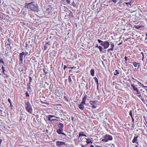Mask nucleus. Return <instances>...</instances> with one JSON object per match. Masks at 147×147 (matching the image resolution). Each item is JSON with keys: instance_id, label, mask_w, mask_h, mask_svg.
Here are the masks:
<instances>
[{"instance_id": "14", "label": "nucleus", "mask_w": 147, "mask_h": 147, "mask_svg": "<svg viewBox=\"0 0 147 147\" xmlns=\"http://www.w3.org/2000/svg\"><path fill=\"white\" fill-rule=\"evenodd\" d=\"M52 117H56L55 115H49L48 116V119L49 121H53L56 120V119H51Z\"/></svg>"}, {"instance_id": "48", "label": "nucleus", "mask_w": 147, "mask_h": 147, "mask_svg": "<svg viewBox=\"0 0 147 147\" xmlns=\"http://www.w3.org/2000/svg\"><path fill=\"white\" fill-rule=\"evenodd\" d=\"M144 84L145 85V86H147V82H146L144 83Z\"/></svg>"}, {"instance_id": "20", "label": "nucleus", "mask_w": 147, "mask_h": 147, "mask_svg": "<svg viewBox=\"0 0 147 147\" xmlns=\"http://www.w3.org/2000/svg\"><path fill=\"white\" fill-rule=\"evenodd\" d=\"M95 80V82L96 83L97 86V89L98 90V79L96 77H94L93 78Z\"/></svg>"}, {"instance_id": "30", "label": "nucleus", "mask_w": 147, "mask_h": 147, "mask_svg": "<svg viewBox=\"0 0 147 147\" xmlns=\"http://www.w3.org/2000/svg\"><path fill=\"white\" fill-rule=\"evenodd\" d=\"M129 115L130 116V117H131V118L133 117H132V110L130 111L129 113Z\"/></svg>"}, {"instance_id": "63", "label": "nucleus", "mask_w": 147, "mask_h": 147, "mask_svg": "<svg viewBox=\"0 0 147 147\" xmlns=\"http://www.w3.org/2000/svg\"><path fill=\"white\" fill-rule=\"evenodd\" d=\"M2 29V28L1 27V26H0V30H1Z\"/></svg>"}, {"instance_id": "61", "label": "nucleus", "mask_w": 147, "mask_h": 147, "mask_svg": "<svg viewBox=\"0 0 147 147\" xmlns=\"http://www.w3.org/2000/svg\"><path fill=\"white\" fill-rule=\"evenodd\" d=\"M145 90H146V92L147 93V89H145Z\"/></svg>"}, {"instance_id": "22", "label": "nucleus", "mask_w": 147, "mask_h": 147, "mask_svg": "<svg viewBox=\"0 0 147 147\" xmlns=\"http://www.w3.org/2000/svg\"><path fill=\"white\" fill-rule=\"evenodd\" d=\"M133 64L134 66V67H137V66L138 65H140V63H137L136 62H133V63H132Z\"/></svg>"}, {"instance_id": "24", "label": "nucleus", "mask_w": 147, "mask_h": 147, "mask_svg": "<svg viewBox=\"0 0 147 147\" xmlns=\"http://www.w3.org/2000/svg\"><path fill=\"white\" fill-rule=\"evenodd\" d=\"M119 74V70H115V72L114 73V75L115 76H116L117 74Z\"/></svg>"}, {"instance_id": "11", "label": "nucleus", "mask_w": 147, "mask_h": 147, "mask_svg": "<svg viewBox=\"0 0 147 147\" xmlns=\"http://www.w3.org/2000/svg\"><path fill=\"white\" fill-rule=\"evenodd\" d=\"M97 101L96 100H90V103L92 106L93 108L96 109L97 107Z\"/></svg>"}, {"instance_id": "54", "label": "nucleus", "mask_w": 147, "mask_h": 147, "mask_svg": "<svg viewBox=\"0 0 147 147\" xmlns=\"http://www.w3.org/2000/svg\"><path fill=\"white\" fill-rule=\"evenodd\" d=\"M126 4H127V5L128 4H130V3H125Z\"/></svg>"}, {"instance_id": "57", "label": "nucleus", "mask_w": 147, "mask_h": 147, "mask_svg": "<svg viewBox=\"0 0 147 147\" xmlns=\"http://www.w3.org/2000/svg\"><path fill=\"white\" fill-rule=\"evenodd\" d=\"M7 45H9V47H10V44H7Z\"/></svg>"}, {"instance_id": "29", "label": "nucleus", "mask_w": 147, "mask_h": 147, "mask_svg": "<svg viewBox=\"0 0 147 147\" xmlns=\"http://www.w3.org/2000/svg\"><path fill=\"white\" fill-rule=\"evenodd\" d=\"M134 27L136 29H138L142 27V26H134Z\"/></svg>"}, {"instance_id": "60", "label": "nucleus", "mask_w": 147, "mask_h": 147, "mask_svg": "<svg viewBox=\"0 0 147 147\" xmlns=\"http://www.w3.org/2000/svg\"><path fill=\"white\" fill-rule=\"evenodd\" d=\"M90 147H94V146L93 145H91Z\"/></svg>"}, {"instance_id": "39", "label": "nucleus", "mask_w": 147, "mask_h": 147, "mask_svg": "<svg viewBox=\"0 0 147 147\" xmlns=\"http://www.w3.org/2000/svg\"><path fill=\"white\" fill-rule=\"evenodd\" d=\"M51 13V9H50V10L49 11H48V12H47V13H48V14H50Z\"/></svg>"}, {"instance_id": "15", "label": "nucleus", "mask_w": 147, "mask_h": 147, "mask_svg": "<svg viewBox=\"0 0 147 147\" xmlns=\"http://www.w3.org/2000/svg\"><path fill=\"white\" fill-rule=\"evenodd\" d=\"M80 141H81V144H86V142L87 138H82V137H81Z\"/></svg>"}, {"instance_id": "21", "label": "nucleus", "mask_w": 147, "mask_h": 147, "mask_svg": "<svg viewBox=\"0 0 147 147\" xmlns=\"http://www.w3.org/2000/svg\"><path fill=\"white\" fill-rule=\"evenodd\" d=\"M1 69H2V72L3 73V74L5 75H7L6 73H7V71L5 70V69L4 68V67H3V66H2Z\"/></svg>"}, {"instance_id": "43", "label": "nucleus", "mask_w": 147, "mask_h": 147, "mask_svg": "<svg viewBox=\"0 0 147 147\" xmlns=\"http://www.w3.org/2000/svg\"><path fill=\"white\" fill-rule=\"evenodd\" d=\"M87 144H81V145H82V147H84V146H85V145H86Z\"/></svg>"}, {"instance_id": "55", "label": "nucleus", "mask_w": 147, "mask_h": 147, "mask_svg": "<svg viewBox=\"0 0 147 147\" xmlns=\"http://www.w3.org/2000/svg\"><path fill=\"white\" fill-rule=\"evenodd\" d=\"M96 147H102V146L98 145H96Z\"/></svg>"}, {"instance_id": "2", "label": "nucleus", "mask_w": 147, "mask_h": 147, "mask_svg": "<svg viewBox=\"0 0 147 147\" xmlns=\"http://www.w3.org/2000/svg\"><path fill=\"white\" fill-rule=\"evenodd\" d=\"M64 130V125L61 123H59L58 125V129L56 130V132L59 135L62 134L66 136V134L63 133Z\"/></svg>"}, {"instance_id": "36", "label": "nucleus", "mask_w": 147, "mask_h": 147, "mask_svg": "<svg viewBox=\"0 0 147 147\" xmlns=\"http://www.w3.org/2000/svg\"><path fill=\"white\" fill-rule=\"evenodd\" d=\"M40 102H41V103L42 104H46L47 105H48V103L47 102H43V101L41 100V101H40Z\"/></svg>"}, {"instance_id": "18", "label": "nucleus", "mask_w": 147, "mask_h": 147, "mask_svg": "<svg viewBox=\"0 0 147 147\" xmlns=\"http://www.w3.org/2000/svg\"><path fill=\"white\" fill-rule=\"evenodd\" d=\"M114 45L113 43L111 44V48L109 49H108V51L109 52L110 51H113V48H114Z\"/></svg>"}, {"instance_id": "62", "label": "nucleus", "mask_w": 147, "mask_h": 147, "mask_svg": "<svg viewBox=\"0 0 147 147\" xmlns=\"http://www.w3.org/2000/svg\"><path fill=\"white\" fill-rule=\"evenodd\" d=\"M137 66L138 67V68L139 67H140V65H138Z\"/></svg>"}, {"instance_id": "23", "label": "nucleus", "mask_w": 147, "mask_h": 147, "mask_svg": "<svg viewBox=\"0 0 147 147\" xmlns=\"http://www.w3.org/2000/svg\"><path fill=\"white\" fill-rule=\"evenodd\" d=\"M92 143L91 140L89 138H88V139L87 138V141L86 142V144H92Z\"/></svg>"}, {"instance_id": "17", "label": "nucleus", "mask_w": 147, "mask_h": 147, "mask_svg": "<svg viewBox=\"0 0 147 147\" xmlns=\"http://www.w3.org/2000/svg\"><path fill=\"white\" fill-rule=\"evenodd\" d=\"M139 137V136H134V138L133 140H132V143H136V144H138V142H137V139Z\"/></svg>"}, {"instance_id": "47", "label": "nucleus", "mask_w": 147, "mask_h": 147, "mask_svg": "<svg viewBox=\"0 0 147 147\" xmlns=\"http://www.w3.org/2000/svg\"><path fill=\"white\" fill-rule=\"evenodd\" d=\"M46 11H49L50 9H49V8H47L46 9Z\"/></svg>"}, {"instance_id": "1", "label": "nucleus", "mask_w": 147, "mask_h": 147, "mask_svg": "<svg viewBox=\"0 0 147 147\" xmlns=\"http://www.w3.org/2000/svg\"><path fill=\"white\" fill-rule=\"evenodd\" d=\"M24 104H25V108L26 111L27 112L32 114V109L31 104L27 100H24Z\"/></svg>"}, {"instance_id": "7", "label": "nucleus", "mask_w": 147, "mask_h": 147, "mask_svg": "<svg viewBox=\"0 0 147 147\" xmlns=\"http://www.w3.org/2000/svg\"><path fill=\"white\" fill-rule=\"evenodd\" d=\"M62 88L59 87L55 90V95L57 96L60 97L62 95Z\"/></svg>"}, {"instance_id": "42", "label": "nucleus", "mask_w": 147, "mask_h": 147, "mask_svg": "<svg viewBox=\"0 0 147 147\" xmlns=\"http://www.w3.org/2000/svg\"><path fill=\"white\" fill-rule=\"evenodd\" d=\"M130 61L131 60H129V62H128V63H129V65H130L132 63V62Z\"/></svg>"}, {"instance_id": "6", "label": "nucleus", "mask_w": 147, "mask_h": 147, "mask_svg": "<svg viewBox=\"0 0 147 147\" xmlns=\"http://www.w3.org/2000/svg\"><path fill=\"white\" fill-rule=\"evenodd\" d=\"M27 5L28 6V8L33 11H36L38 9V7L33 4L32 2L28 3Z\"/></svg>"}, {"instance_id": "50", "label": "nucleus", "mask_w": 147, "mask_h": 147, "mask_svg": "<svg viewBox=\"0 0 147 147\" xmlns=\"http://www.w3.org/2000/svg\"><path fill=\"white\" fill-rule=\"evenodd\" d=\"M10 107H13V105H12L11 103L10 104Z\"/></svg>"}, {"instance_id": "37", "label": "nucleus", "mask_w": 147, "mask_h": 147, "mask_svg": "<svg viewBox=\"0 0 147 147\" xmlns=\"http://www.w3.org/2000/svg\"><path fill=\"white\" fill-rule=\"evenodd\" d=\"M76 68V67H75V66L68 67V69H75Z\"/></svg>"}, {"instance_id": "59", "label": "nucleus", "mask_w": 147, "mask_h": 147, "mask_svg": "<svg viewBox=\"0 0 147 147\" xmlns=\"http://www.w3.org/2000/svg\"><path fill=\"white\" fill-rule=\"evenodd\" d=\"M27 54V53H24V57H25L26 55Z\"/></svg>"}, {"instance_id": "5", "label": "nucleus", "mask_w": 147, "mask_h": 147, "mask_svg": "<svg viewBox=\"0 0 147 147\" xmlns=\"http://www.w3.org/2000/svg\"><path fill=\"white\" fill-rule=\"evenodd\" d=\"M131 86L133 89V93H142V89H139L137 87V86H135L134 84H131Z\"/></svg>"}, {"instance_id": "25", "label": "nucleus", "mask_w": 147, "mask_h": 147, "mask_svg": "<svg viewBox=\"0 0 147 147\" xmlns=\"http://www.w3.org/2000/svg\"><path fill=\"white\" fill-rule=\"evenodd\" d=\"M90 74H91V76H94V69H91V70H90Z\"/></svg>"}, {"instance_id": "9", "label": "nucleus", "mask_w": 147, "mask_h": 147, "mask_svg": "<svg viewBox=\"0 0 147 147\" xmlns=\"http://www.w3.org/2000/svg\"><path fill=\"white\" fill-rule=\"evenodd\" d=\"M134 95L136 96L138 98H140L141 100L143 101V102H145V100L143 97V94L142 93H133Z\"/></svg>"}, {"instance_id": "56", "label": "nucleus", "mask_w": 147, "mask_h": 147, "mask_svg": "<svg viewBox=\"0 0 147 147\" xmlns=\"http://www.w3.org/2000/svg\"><path fill=\"white\" fill-rule=\"evenodd\" d=\"M122 44V42H120V43L118 45H121Z\"/></svg>"}, {"instance_id": "49", "label": "nucleus", "mask_w": 147, "mask_h": 147, "mask_svg": "<svg viewBox=\"0 0 147 147\" xmlns=\"http://www.w3.org/2000/svg\"><path fill=\"white\" fill-rule=\"evenodd\" d=\"M131 119H132V122L134 123V118L133 117L131 118Z\"/></svg>"}, {"instance_id": "27", "label": "nucleus", "mask_w": 147, "mask_h": 147, "mask_svg": "<svg viewBox=\"0 0 147 147\" xmlns=\"http://www.w3.org/2000/svg\"><path fill=\"white\" fill-rule=\"evenodd\" d=\"M84 133L83 132H82L81 133H79V135H78V139L79 138H80V137L81 136H82V135H84L83 134Z\"/></svg>"}, {"instance_id": "46", "label": "nucleus", "mask_w": 147, "mask_h": 147, "mask_svg": "<svg viewBox=\"0 0 147 147\" xmlns=\"http://www.w3.org/2000/svg\"><path fill=\"white\" fill-rule=\"evenodd\" d=\"M67 67L66 66V65H64V67H63V69H64V70H65V69H66V68Z\"/></svg>"}, {"instance_id": "32", "label": "nucleus", "mask_w": 147, "mask_h": 147, "mask_svg": "<svg viewBox=\"0 0 147 147\" xmlns=\"http://www.w3.org/2000/svg\"><path fill=\"white\" fill-rule=\"evenodd\" d=\"M29 84H30L32 82V79L30 76H29Z\"/></svg>"}, {"instance_id": "16", "label": "nucleus", "mask_w": 147, "mask_h": 147, "mask_svg": "<svg viewBox=\"0 0 147 147\" xmlns=\"http://www.w3.org/2000/svg\"><path fill=\"white\" fill-rule=\"evenodd\" d=\"M127 56V55H125V63H126L127 62V61L128 60H129V61H131V60H132V59H130V58H130V56Z\"/></svg>"}, {"instance_id": "52", "label": "nucleus", "mask_w": 147, "mask_h": 147, "mask_svg": "<svg viewBox=\"0 0 147 147\" xmlns=\"http://www.w3.org/2000/svg\"><path fill=\"white\" fill-rule=\"evenodd\" d=\"M2 139H0V145H1V143L2 142Z\"/></svg>"}, {"instance_id": "3", "label": "nucleus", "mask_w": 147, "mask_h": 147, "mask_svg": "<svg viewBox=\"0 0 147 147\" xmlns=\"http://www.w3.org/2000/svg\"><path fill=\"white\" fill-rule=\"evenodd\" d=\"M87 98V95L86 94L84 95V97H83L82 99V102L80 104L78 105L79 108L82 111H83L84 109V105L85 104Z\"/></svg>"}, {"instance_id": "53", "label": "nucleus", "mask_w": 147, "mask_h": 147, "mask_svg": "<svg viewBox=\"0 0 147 147\" xmlns=\"http://www.w3.org/2000/svg\"><path fill=\"white\" fill-rule=\"evenodd\" d=\"M99 47H101V46H98V45H97L96 46V47L98 48Z\"/></svg>"}, {"instance_id": "19", "label": "nucleus", "mask_w": 147, "mask_h": 147, "mask_svg": "<svg viewBox=\"0 0 147 147\" xmlns=\"http://www.w3.org/2000/svg\"><path fill=\"white\" fill-rule=\"evenodd\" d=\"M49 45H50V42L49 41L46 43V45H44V50H46L47 49L48 47L49 46Z\"/></svg>"}, {"instance_id": "34", "label": "nucleus", "mask_w": 147, "mask_h": 147, "mask_svg": "<svg viewBox=\"0 0 147 147\" xmlns=\"http://www.w3.org/2000/svg\"><path fill=\"white\" fill-rule=\"evenodd\" d=\"M2 63L4 65V63L3 62V61L2 59H0V63Z\"/></svg>"}, {"instance_id": "58", "label": "nucleus", "mask_w": 147, "mask_h": 147, "mask_svg": "<svg viewBox=\"0 0 147 147\" xmlns=\"http://www.w3.org/2000/svg\"><path fill=\"white\" fill-rule=\"evenodd\" d=\"M82 136H83L84 137H86V136L85 134L83 135H82Z\"/></svg>"}, {"instance_id": "4", "label": "nucleus", "mask_w": 147, "mask_h": 147, "mask_svg": "<svg viewBox=\"0 0 147 147\" xmlns=\"http://www.w3.org/2000/svg\"><path fill=\"white\" fill-rule=\"evenodd\" d=\"M131 86L133 89V93H142V89H139L137 87V86H135L134 84H131Z\"/></svg>"}, {"instance_id": "8", "label": "nucleus", "mask_w": 147, "mask_h": 147, "mask_svg": "<svg viewBox=\"0 0 147 147\" xmlns=\"http://www.w3.org/2000/svg\"><path fill=\"white\" fill-rule=\"evenodd\" d=\"M113 140V137L110 135L106 134L104 137V138L102 139L101 141L104 142H106L109 141H111Z\"/></svg>"}, {"instance_id": "12", "label": "nucleus", "mask_w": 147, "mask_h": 147, "mask_svg": "<svg viewBox=\"0 0 147 147\" xmlns=\"http://www.w3.org/2000/svg\"><path fill=\"white\" fill-rule=\"evenodd\" d=\"M56 145L58 147H61L65 145V143L63 142L57 141L56 142Z\"/></svg>"}, {"instance_id": "10", "label": "nucleus", "mask_w": 147, "mask_h": 147, "mask_svg": "<svg viewBox=\"0 0 147 147\" xmlns=\"http://www.w3.org/2000/svg\"><path fill=\"white\" fill-rule=\"evenodd\" d=\"M100 45L103 46L104 49H106L108 48L109 46V42L108 41H104V43H100Z\"/></svg>"}, {"instance_id": "35", "label": "nucleus", "mask_w": 147, "mask_h": 147, "mask_svg": "<svg viewBox=\"0 0 147 147\" xmlns=\"http://www.w3.org/2000/svg\"><path fill=\"white\" fill-rule=\"evenodd\" d=\"M99 48V50H100V51H102V48L101 47H98Z\"/></svg>"}, {"instance_id": "64", "label": "nucleus", "mask_w": 147, "mask_h": 147, "mask_svg": "<svg viewBox=\"0 0 147 147\" xmlns=\"http://www.w3.org/2000/svg\"><path fill=\"white\" fill-rule=\"evenodd\" d=\"M66 0H61V1H63Z\"/></svg>"}, {"instance_id": "13", "label": "nucleus", "mask_w": 147, "mask_h": 147, "mask_svg": "<svg viewBox=\"0 0 147 147\" xmlns=\"http://www.w3.org/2000/svg\"><path fill=\"white\" fill-rule=\"evenodd\" d=\"M24 52L20 53V55H19V59H20L21 63H22L23 62V56H24Z\"/></svg>"}, {"instance_id": "26", "label": "nucleus", "mask_w": 147, "mask_h": 147, "mask_svg": "<svg viewBox=\"0 0 147 147\" xmlns=\"http://www.w3.org/2000/svg\"><path fill=\"white\" fill-rule=\"evenodd\" d=\"M138 82L139 83H140V84L141 86H142V87L144 88H147V86L144 85L143 84L141 83V82H140L138 81Z\"/></svg>"}, {"instance_id": "51", "label": "nucleus", "mask_w": 147, "mask_h": 147, "mask_svg": "<svg viewBox=\"0 0 147 147\" xmlns=\"http://www.w3.org/2000/svg\"><path fill=\"white\" fill-rule=\"evenodd\" d=\"M25 45H26V47H27L28 46V44L27 42L25 44Z\"/></svg>"}, {"instance_id": "40", "label": "nucleus", "mask_w": 147, "mask_h": 147, "mask_svg": "<svg viewBox=\"0 0 147 147\" xmlns=\"http://www.w3.org/2000/svg\"><path fill=\"white\" fill-rule=\"evenodd\" d=\"M26 95L27 96H29V95L27 92H26Z\"/></svg>"}, {"instance_id": "28", "label": "nucleus", "mask_w": 147, "mask_h": 147, "mask_svg": "<svg viewBox=\"0 0 147 147\" xmlns=\"http://www.w3.org/2000/svg\"><path fill=\"white\" fill-rule=\"evenodd\" d=\"M68 82H69V83H71V77H70V76H69V77H68Z\"/></svg>"}, {"instance_id": "33", "label": "nucleus", "mask_w": 147, "mask_h": 147, "mask_svg": "<svg viewBox=\"0 0 147 147\" xmlns=\"http://www.w3.org/2000/svg\"><path fill=\"white\" fill-rule=\"evenodd\" d=\"M64 98L67 101H69V98L65 96L64 97Z\"/></svg>"}, {"instance_id": "41", "label": "nucleus", "mask_w": 147, "mask_h": 147, "mask_svg": "<svg viewBox=\"0 0 147 147\" xmlns=\"http://www.w3.org/2000/svg\"><path fill=\"white\" fill-rule=\"evenodd\" d=\"M6 47V50H9L10 49V48L9 47Z\"/></svg>"}, {"instance_id": "45", "label": "nucleus", "mask_w": 147, "mask_h": 147, "mask_svg": "<svg viewBox=\"0 0 147 147\" xmlns=\"http://www.w3.org/2000/svg\"><path fill=\"white\" fill-rule=\"evenodd\" d=\"M8 102H9V103H10V104L11 103V100L9 98L8 99Z\"/></svg>"}, {"instance_id": "44", "label": "nucleus", "mask_w": 147, "mask_h": 147, "mask_svg": "<svg viewBox=\"0 0 147 147\" xmlns=\"http://www.w3.org/2000/svg\"><path fill=\"white\" fill-rule=\"evenodd\" d=\"M66 2H67V3L69 4V3H70V1L69 0H66Z\"/></svg>"}, {"instance_id": "38", "label": "nucleus", "mask_w": 147, "mask_h": 147, "mask_svg": "<svg viewBox=\"0 0 147 147\" xmlns=\"http://www.w3.org/2000/svg\"><path fill=\"white\" fill-rule=\"evenodd\" d=\"M110 1L113 2L115 3H117V0H110Z\"/></svg>"}, {"instance_id": "31", "label": "nucleus", "mask_w": 147, "mask_h": 147, "mask_svg": "<svg viewBox=\"0 0 147 147\" xmlns=\"http://www.w3.org/2000/svg\"><path fill=\"white\" fill-rule=\"evenodd\" d=\"M97 41L99 43H104V41H102L99 39H98Z\"/></svg>"}]
</instances>
